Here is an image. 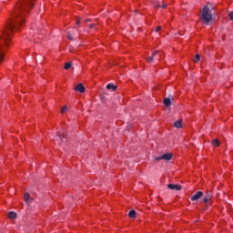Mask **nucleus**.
I'll return each instance as SVG.
<instances>
[{"label": "nucleus", "instance_id": "obj_1", "mask_svg": "<svg viewBox=\"0 0 233 233\" xmlns=\"http://www.w3.org/2000/svg\"><path fill=\"white\" fill-rule=\"evenodd\" d=\"M32 6H34V0H20L15 6L12 17L7 21L5 28L0 36V57H5L6 48L10 46L12 42V33L15 30H18L22 23H25V15L28 14Z\"/></svg>", "mask_w": 233, "mask_h": 233}, {"label": "nucleus", "instance_id": "obj_2", "mask_svg": "<svg viewBox=\"0 0 233 233\" xmlns=\"http://www.w3.org/2000/svg\"><path fill=\"white\" fill-rule=\"evenodd\" d=\"M201 17L206 25H208L212 21V14H210V7L208 5L203 7Z\"/></svg>", "mask_w": 233, "mask_h": 233}, {"label": "nucleus", "instance_id": "obj_3", "mask_svg": "<svg viewBox=\"0 0 233 233\" xmlns=\"http://www.w3.org/2000/svg\"><path fill=\"white\" fill-rule=\"evenodd\" d=\"M172 153H165L159 157H156L155 160L161 161V159H164V161H170V159H172Z\"/></svg>", "mask_w": 233, "mask_h": 233}, {"label": "nucleus", "instance_id": "obj_4", "mask_svg": "<svg viewBox=\"0 0 233 233\" xmlns=\"http://www.w3.org/2000/svg\"><path fill=\"white\" fill-rule=\"evenodd\" d=\"M213 195L212 191H207L204 198H203V203H210L212 200Z\"/></svg>", "mask_w": 233, "mask_h": 233}, {"label": "nucleus", "instance_id": "obj_5", "mask_svg": "<svg viewBox=\"0 0 233 233\" xmlns=\"http://www.w3.org/2000/svg\"><path fill=\"white\" fill-rule=\"evenodd\" d=\"M203 198V191H198L193 197H191V201H198Z\"/></svg>", "mask_w": 233, "mask_h": 233}, {"label": "nucleus", "instance_id": "obj_6", "mask_svg": "<svg viewBox=\"0 0 233 233\" xmlns=\"http://www.w3.org/2000/svg\"><path fill=\"white\" fill-rule=\"evenodd\" d=\"M75 90L76 92H80V94H84V92L86 90L85 88V86H83L82 83H79L78 85H76V86L75 87Z\"/></svg>", "mask_w": 233, "mask_h": 233}, {"label": "nucleus", "instance_id": "obj_7", "mask_svg": "<svg viewBox=\"0 0 233 233\" xmlns=\"http://www.w3.org/2000/svg\"><path fill=\"white\" fill-rule=\"evenodd\" d=\"M167 188H169V190H181V186L177 185V184H168L167 185Z\"/></svg>", "mask_w": 233, "mask_h": 233}, {"label": "nucleus", "instance_id": "obj_8", "mask_svg": "<svg viewBox=\"0 0 233 233\" xmlns=\"http://www.w3.org/2000/svg\"><path fill=\"white\" fill-rule=\"evenodd\" d=\"M159 54V51H155L151 56L147 58V63H154V60L156 59V56Z\"/></svg>", "mask_w": 233, "mask_h": 233}, {"label": "nucleus", "instance_id": "obj_9", "mask_svg": "<svg viewBox=\"0 0 233 233\" xmlns=\"http://www.w3.org/2000/svg\"><path fill=\"white\" fill-rule=\"evenodd\" d=\"M172 101H174V97H171V98L167 97V98H165L164 99L165 106H167V107L170 106L172 105Z\"/></svg>", "mask_w": 233, "mask_h": 233}, {"label": "nucleus", "instance_id": "obj_10", "mask_svg": "<svg viewBox=\"0 0 233 233\" xmlns=\"http://www.w3.org/2000/svg\"><path fill=\"white\" fill-rule=\"evenodd\" d=\"M106 88L107 90H112V92H116V90H117V86L111 83V84H107Z\"/></svg>", "mask_w": 233, "mask_h": 233}, {"label": "nucleus", "instance_id": "obj_11", "mask_svg": "<svg viewBox=\"0 0 233 233\" xmlns=\"http://www.w3.org/2000/svg\"><path fill=\"white\" fill-rule=\"evenodd\" d=\"M58 139L60 141H65V139H66V135L65 134V130H62V131L59 132Z\"/></svg>", "mask_w": 233, "mask_h": 233}, {"label": "nucleus", "instance_id": "obj_12", "mask_svg": "<svg viewBox=\"0 0 233 233\" xmlns=\"http://www.w3.org/2000/svg\"><path fill=\"white\" fill-rule=\"evenodd\" d=\"M24 199H25L26 205H30V203H32V198H30L29 193L25 194Z\"/></svg>", "mask_w": 233, "mask_h": 233}, {"label": "nucleus", "instance_id": "obj_13", "mask_svg": "<svg viewBox=\"0 0 233 233\" xmlns=\"http://www.w3.org/2000/svg\"><path fill=\"white\" fill-rule=\"evenodd\" d=\"M8 218H9L10 219H15V218H17V213L14 212V211H10V212L8 213Z\"/></svg>", "mask_w": 233, "mask_h": 233}, {"label": "nucleus", "instance_id": "obj_14", "mask_svg": "<svg viewBox=\"0 0 233 233\" xmlns=\"http://www.w3.org/2000/svg\"><path fill=\"white\" fill-rule=\"evenodd\" d=\"M175 128H182L183 124L181 123V120H177L174 123Z\"/></svg>", "mask_w": 233, "mask_h": 233}, {"label": "nucleus", "instance_id": "obj_15", "mask_svg": "<svg viewBox=\"0 0 233 233\" xmlns=\"http://www.w3.org/2000/svg\"><path fill=\"white\" fill-rule=\"evenodd\" d=\"M155 6L157 7V8H167V4H165V3H157V4H156L155 5Z\"/></svg>", "mask_w": 233, "mask_h": 233}, {"label": "nucleus", "instance_id": "obj_16", "mask_svg": "<svg viewBox=\"0 0 233 233\" xmlns=\"http://www.w3.org/2000/svg\"><path fill=\"white\" fill-rule=\"evenodd\" d=\"M65 70H70L72 68V62H67L64 66Z\"/></svg>", "mask_w": 233, "mask_h": 233}, {"label": "nucleus", "instance_id": "obj_17", "mask_svg": "<svg viewBox=\"0 0 233 233\" xmlns=\"http://www.w3.org/2000/svg\"><path fill=\"white\" fill-rule=\"evenodd\" d=\"M136 214H137L136 210L132 209L129 211L128 216L129 218H136Z\"/></svg>", "mask_w": 233, "mask_h": 233}, {"label": "nucleus", "instance_id": "obj_18", "mask_svg": "<svg viewBox=\"0 0 233 233\" xmlns=\"http://www.w3.org/2000/svg\"><path fill=\"white\" fill-rule=\"evenodd\" d=\"M201 59V56H199V54H197L195 56V58H194V63H199V60Z\"/></svg>", "mask_w": 233, "mask_h": 233}, {"label": "nucleus", "instance_id": "obj_19", "mask_svg": "<svg viewBox=\"0 0 233 233\" xmlns=\"http://www.w3.org/2000/svg\"><path fill=\"white\" fill-rule=\"evenodd\" d=\"M212 146L213 147H219V140L218 139H214L212 140Z\"/></svg>", "mask_w": 233, "mask_h": 233}, {"label": "nucleus", "instance_id": "obj_20", "mask_svg": "<svg viewBox=\"0 0 233 233\" xmlns=\"http://www.w3.org/2000/svg\"><path fill=\"white\" fill-rule=\"evenodd\" d=\"M67 39H69V41H74V35L72 32L67 33Z\"/></svg>", "mask_w": 233, "mask_h": 233}, {"label": "nucleus", "instance_id": "obj_21", "mask_svg": "<svg viewBox=\"0 0 233 233\" xmlns=\"http://www.w3.org/2000/svg\"><path fill=\"white\" fill-rule=\"evenodd\" d=\"M66 110H68V107L66 106H63L61 109V114H65V112H66Z\"/></svg>", "mask_w": 233, "mask_h": 233}, {"label": "nucleus", "instance_id": "obj_22", "mask_svg": "<svg viewBox=\"0 0 233 233\" xmlns=\"http://www.w3.org/2000/svg\"><path fill=\"white\" fill-rule=\"evenodd\" d=\"M228 17H229V20H230V21H233V11H231V12L228 14Z\"/></svg>", "mask_w": 233, "mask_h": 233}, {"label": "nucleus", "instance_id": "obj_23", "mask_svg": "<svg viewBox=\"0 0 233 233\" xmlns=\"http://www.w3.org/2000/svg\"><path fill=\"white\" fill-rule=\"evenodd\" d=\"M89 28H96V24L89 25Z\"/></svg>", "mask_w": 233, "mask_h": 233}, {"label": "nucleus", "instance_id": "obj_24", "mask_svg": "<svg viewBox=\"0 0 233 233\" xmlns=\"http://www.w3.org/2000/svg\"><path fill=\"white\" fill-rule=\"evenodd\" d=\"M80 23H81V18H77L76 25H80Z\"/></svg>", "mask_w": 233, "mask_h": 233}, {"label": "nucleus", "instance_id": "obj_25", "mask_svg": "<svg viewBox=\"0 0 233 233\" xmlns=\"http://www.w3.org/2000/svg\"><path fill=\"white\" fill-rule=\"evenodd\" d=\"M159 30H161V26H157L156 32H159Z\"/></svg>", "mask_w": 233, "mask_h": 233}, {"label": "nucleus", "instance_id": "obj_26", "mask_svg": "<svg viewBox=\"0 0 233 233\" xmlns=\"http://www.w3.org/2000/svg\"><path fill=\"white\" fill-rule=\"evenodd\" d=\"M86 23H90V19H86Z\"/></svg>", "mask_w": 233, "mask_h": 233}, {"label": "nucleus", "instance_id": "obj_27", "mask_svg": "<svg viewBox=\"0 0 233 233\" xmlns=\"http://www.w3.org/2000/svg\"><path fill=\"white\" fill-rule=\"evenodd\" d=\"M207 208H208V206H206L205 210H207Z\"/></svg>", "mask_w": 233, "mask_h": 233}]
</instances>
